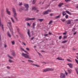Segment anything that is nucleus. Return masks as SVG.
Listing matches in <instances>:
<instances>
[{"label":"nucleus","instance_id":"31","mask_svg":"<svg viewBox=\"0 0 78 78\" xmlns=\"http://www.w3.org/2000/svg\"><path fill=\"white\" fill-rule=\"evenodd\" d=\"M11 20H12V22L13 23H15V21H14V20L12 18H11Z\"/></svg>","mask_w":78,"mask_h":78},{"label":"nucleus","instance_id":"16","mask_svg":"<svg viewBox=\"0 0 78 78\" xmlns=\"http://www.w3.org/2000/svg\"><path fill=\"white\" fill-rule=\"evenodd\" d=\"M66 13L65 11H63L62 12V15L63 16H64L66 15Z\"/></svg>","mask_w":78,"mask_h":78},{"label":"nucleus","instance_id":"52","mask_svg":"<svg viewBox=\"0 0 78 78\" xmlns=\"http://www.w3.org/2000/svg\"><path fill=\"white\" fill-rule=\"evenodd\" d=\"M7 45H6L5 44V48H6L7 47Z\"/></svg>","mask_w":78,"mask_h":78},{"label":"nucleus","instance_id":"41","mask_svg":"<svg viewBox=\"0 0 78 78\" xmlns=\"http://www.w3.org/2000/svg\"><path fill=\"white\" fill-rule=\"evenodd\" d=\"M12 43L13 45H14L15 44V42L14 41H12Z\"/></svg>","mask_w":78,"mask_h":78},{"label":"nucleus","instance_id":"7","mask_svg":"<svg viewBox=\"0 0 78 78\" xmlns=\"http://www.w3.org/2000/svg\"><path fill=\"white\" fill-rule=\"evenodd\" d=\"M14 13V17H15V19H16V20L17 21L18 20V19L16 17V16L17 15V14L16 12H13Z\"/></svg>","mask_w":78,"mask_h":78},{"label":"nucleus","instance_id":"44","mask_svg":"<svg viewBox=\"0 0 78 78\" xmlns=\"http://www.w3.org/2000/svg\"><path fill=\"white\" fill-rule=\"evenodd\" d=\"M67 37V36H64V39L66 38Z\"/></svg>","mask_w":78,"mask_h":78},{"label":"nucleus","instance_id":"11","mask_svg":"<svg viewBox=\"0 0 78 78\" xmlns=\"http://www.w3.org/2000/svg\"><path fill=\"white\" fill-rule=\"evenodd\" d=\"M57 59L60 60H61V61H64V59L62 58L61 57H58L57 58Z\"/></svg>","mask_w":78,"mask_h":78},{"label":"nucleus","instance_id":"20","mask_svg":"<svg viewBox=\"0 0 78 78\" xmlns=\"http://www.w3.org/2000/svg\"><path fill=\"white\" fill-rule=\"evenodd\" d=\"M38 21H39L41 22H42L44 20L43 19H38L37 20Z\"/></svg>","mask_w":78,"mask_h":78},{"label":"nucleus","instance_id":"17","mask_svg":"<svg viewBox=\"0 0 78 78\" xmlns=\"http://www.w3.org/2000/svg\"><path fill=\"white\" fill-rule=\"evenodd\" d=\"M48 11H45V12H44L43 13V14L44 15H45V14H48Z\"/></svg>","mask_w":78,"mask_h":78},{"label":"nucleus","instance_id":"3","mask_svg":"<svg viewBox=\"0 0 78 78\" xmlns=\"http://www.w3.org/2000/svg\"><path fill=\"white\" fill-rule=\"evenodd\" d=\"M7 25L9 27V29L11 28L12 29V23L11 22H8L7 23Z\"/></svg>","mask_w":78,"mask_h":78},{"label":"nucleus","instance_id":"40","mask_svg":"<svg viewBox=\"0 0 78 78\" xmlns=\"http://www.w3.org/2000/svg\"><path fill=\"white\" fill-rule=\"evenodd\" d=\"M68 17V15H66V16H65V18L66 19H67Z\"/></svg>","mask_w":78,"mask_h":78},{"label":"nucleus","instance_id":"38","mask_svg":"<svg viewBox=\"0 0 78 78\" xmlns=\"http://www.w3.org/2000/svg\"><path fill=\"white\" fill-rule=\"evenodd\" d=\"M76 30V28H73V30H72V31H73L74 32Z\"/></svg>","mask_w":78,"mask_h":78},{"label":"nucleus","instance_id":"22","mask_svg":"<svg viewBox=\"0 0 78 78\" xmlns=\"http://www.w3.org/2000/svg\"><path fill=\"white\" fill-rule=\"evenodd\" d=\"M9 29L11 31V32L12 33V34H13V29H12H12H11V28H10Z\"/></svg>","mask_w":78,"mask_h":78},{"label":"nucleus","instance_id":"50","mask_svg":"<svg viewBox=\"0 0 78 78\" xmlns=\"http://www.w3.org/2000/svg\"><path fill=\"white\" fill-rule=\"evenodd\" d=\"M44 35L45 36H47L48 35V34H45Z\"/></svg>","mask_w":78,"mask_h":78},{"label":"nucleus","instance_id":"48","mask_svg":"<svg viewBox=\"0 0 78 78\" xmlns=\"http://www.w3.org/2000/svg\"><path fill=\"white\" fill-rule=\"evenodd\" d=\"M7 68L8 69H10V67L8 66H7Z\"/></svg>","mask_w":78,"mask_h":78},{"label":"nucleus","instance_id":"63","mask_svg":"<svg viewBox=\"0 0 78 78\" xmlns=\"http://www.w3.org/2000/svg\"><path fill=\"white\" fill-rule=\"evenodd\" d=\"M76 8H77V9H78V5H77L76 7Z\"/></svg>","mask_w":78,"mask_h":78},{"label":"nucleus","instance_id":"4","mask_svg":"<svg viewBox=\"0 0 78 78\" xmlns=\"http://www.w3.org/2000/svg\"><path fill=\"white\" fill-rule=\"evenodd\" d=\"M24 5L26 9V10L27 11L29 9V5L28 4H24Z\"/></svg>","mask_w":78,"mask_h":78},{"label":"nucleus","instance_id":"10","mask_svg":"<svg viewBox=\"0 0 78 78\" xmlns=\"http://www.w3.org/2000/svg\"><path fill=\"white\" fill-rule=\"evenodd\" d=\"M12 54L13 56H16V54L15 53V52L14 51H12Z\"/></svg>","mask_w":78,"mask_h":78},{"label":"nucleus","instance_id":"32","mask_svg":"<svg viewBox=\"0 0 78 78\" xmlns=\"http://www.w3.org/2000/svg\"><path fill=\"white\" fill-rule=\"evenodd\" d=\"M66 12L68 14L71 15V14L70 13V12H69V11H66Z\"/></svg>","mask_w":78,"mask_h":78},{"label":"nucleus","instance_id":"49","mask_svg":"<svg viewBox=\"0 0 78 78\" xmlns=\"http://www.w3.org/2000/svg\"><path fill=\"white\" fill-rule=\"evenodd\" d=\"M53 15V13H51L50 14V16H52Z\"/></svg>","mask_w":78,"mask_h":78},{"label":"nucleus","instance_id":"47","mask_svg":"<svg viewBox=\"0 0 78 78\" xmlns=\"http://www.w3.org/2000/svg\"><path fill=\"white\" fill-rule=\"evenodd\" d=\"M70 0H65L66 2H68V1H70Z\"/></svg>","mask_w":78,"mask_h":78},{"label":"nucleus","instance_id":"58","mask_svg":"<svg viewBox=\"0 0 78 78\" xmlns=\"http://www.w3.org/2000/svg\"><path fill=\"white\" fill-rule=\"evenodd\" d=\"M63 35H66V33H63Z\"/></svg>","mask_w":78,"mask_h":78},{"label":"nucleus","instance_id":"61","mask_svg":"<svg viewBox=\"0 0 78 78\" xmlns=\"http://www.w3.org/2000/svg\"><path fill=\"white\" fill-rule=\"evenodd\" d=\"M62 22H65V20H62Z\"/></svg>","mask_w":78,"mask_h":78},{"label":"nucleus","instance_id":"64","mask_svg":"<svg viewBox=\"0 0 78 78\" xmlns=\"http://www.w3.org/2000/svg\"><path fill=\"white\" fill-rule=\"evenodd\" d=\"M38 54H39V55H41V54L40 53H39V52H38Z\"/></svg>","mask_w":78,"mask_h":78},{"label":"nucleus","instance_id":"25","mask_svg":"<svg viewBox=\"0 0 78 78\" xmlns=\"http://www.w3.org/2000/svg\"><path fill=\"white\" fill-rule=\"evenodd\" d=\"M75 69L76 73L78 75V70H77V69L76 68H75Z\"/></svg>","mask_w":78,"mask_h":78},{"label":"nucleus","instance_id":"39","mask_svg":"<svg viewBox=\"0 0 78 78\" xmlns=\"http://www.w3.org/2000/svg\"><path fill=\"white\" fill-rule=\"evenodd\" d=\"M9 61L10 62V63H11V62H13L11 60H10V59H9Z\"/></svg>","mask_w":78,"mask_h":78},{"label":"nucleus","instance_id":"29","mask_svg":"<svg viewBox=\"0 0 78 78\" xmlns=\"http://www.w3.org/2000/svg\"><path fill=\"white\" fill-rule=\"evenodd\" d=\"M8 57H9V58H10L12 59H13V58L12 57L10 56L9 55H8Z\"/></svg>","mask_w":78,"mask_h":78},{"label":"nucleus","instance_id":"42","mask_svg":"<svg viewBox=\"0 0 78 78\" xmlns=\"http://www.w3.org/2000/svg\"><path fill=\"white\" fill-rule=\"evenodd\" d=\"M67 61H69V62H71V60L70 59H67Z\"/></svg>","mask_w":78,"mask_h":78},{"label":"nucleus","instance_id":"46","mask_svg":"<svg viewBox=\"0 0 78 78\" xmlns=\"http://www.w3.org/2000/svg\"><path fill=\"white\" fill-rule=\"evenodd\" d=\"M47 11H48V12H51V10H47Z\"/></svg>","mask_w":78,"mask_h":78},{"label":"nucleus","instance_id":"36","mask_svg":"<svg viewBox=\"0 0 78 78\" xmlns=\"http://www.w3.org/2000/svg\"><path fill=\"white\" fill-rule=\"evenodd\" d=\"M75 61L76 62V63L78 64V60L76 59H75Z\"/></svg>","mask_w":78,"mask_h":78},{"label":"nucleus","instance_id":"23","mask_svg":"<svg viewBox=\"0 0 78 78\" xmlns=\"http://www.w3.org/2000/svg\"><path fill=\"white\" fill-rule=\"evenodd\" d=\"M13 12V13L16 12V10L15 8H13L12 9Z\"/></svg>","mask_w":78,"mask_h":78},{"label":"nucleus","instance_id":"28","mask_svg":"<svg viewBox=\"0 0 78 78\" xmlns=\"http://www.w3.org/2000/svg\"><path fill=\"white\" fill-rule=\"evenodd\" d=\"M67 41H68V40H66V41H62V43H66Z\"/></svg>","mask_w":78,"mask_h":78},{"label":"nucleus","instance_id":"62","mask_svg":"<svg viewBox=\"0 0 78 78\" xmlns=\"http://www.w3.org/2000/svg\"><path fill=\"white\" fill-rule=\"evenodd\" d=\"M75 21H78V19H77Z\"/></svg>","mask_w":78,"mask_h":78},{"label":"nucleus","instance_id":"59","mask_svg":"<svg viewBox=\"0 0 78 78\" xmlns=\"http://www.w3.org/2000/svg\"><path fill=\"white\" fill-rule=\"evenodd\" d=\"M49 35H51V34L50 32H49Z\"/></svg>","mask_w":78,"mask_h":78},{"label":"nucleus","instance_id":"21","mask_svg":"<svg viewBox=\"0 0 78 78\" xmlns=\"http://www.w3.org/2000/svg\"><path fill=\"white\" fill-rule=\"evenodd\" d=\"M28 32L27 33V34H28V35L29 36V37H30V30H28Z\"/></svg>","mask_w":78,"mask_h":78},{"label":"nucleus","instance_id":"55","mask_svg":"<svg viewBox=\"0 0 78 78\" xmlns=\"http://www.w3.org/2000/svg\"><path fill=\"white\" fill-rule=\"evenodd\" d=\"M22 5V3H21L20 4V5Z\"/></svg>","mask_w":78,"mask_h":78},{"label":"nucleus","instance_id":"34","mask_svg":"<svg viewBox=\"0 0 78 78\" xmlns=\"http://www.w3.org/2000/svg\"><path fill=\"white\" fill-rule=\"evenodd\" d=\"M37 0H34L33 1V4H34V3H35L36 2V1Z\"/></svg>","mask_w":78,"mask_h":78},{"label":"nucleus","instance_id":"60","mask_svg":"<svg viewBox=\"0 0 78 78\" xmlns=\"http://www.w3.org/2000/svg\"><path fill=\"white\" fill-rule=\"evenodd\" d=\"M75 48H73V51H75Z\"/></svg>","mask_w":78,"mask_h":78},{"label":"nucleus","instance_id":"33","mask_svg":"<svg viewBox=\"0 0 78 78\" xmlns=\"http://www.w3.org/2000/svg\"><path fill=\"white\" fill-rule=\"evenodd\" d=\"M28 62H32L33 63L34 62V61L31 60H28Z\"/></svg>","mask_w":78,"mask_h":78},{"label":"nucleus","instance_id":"26","mask_svg":"<svg viewBox=\"0 0 78 78\" xmlns=\"http://www.w3.org/2000/svg\"><path fill=\"white\" fill-rule=\"evenodd\" d=\"M7 34H8V35L9 37H10V38H11V35H10V33L9 32H7Z\"/></svg>","mask_w":78,"mask_h":78},{"label":"nucleus","instance_id":"35","mask_svg":"<svg viewBox=\"0 0 78 78\" xmlns=\"http://www.w3.org/2000/svg\"><path fill=\"white\" fill-rule=\"evenodd\" d=\"M16 30H17V31H18V32H19V28H18V27H16Z\"/></svg>","mask_w":78,"mask_h":78},{"label":"nucleus","instance_id":"18","mask_svg":"<svg viewBox=\"0 0 78 78\" xmlns=\"http://www.w3.org/2000/svg\"><path fill=\"white\" fill-rule=\"evenodd\" d=\"M48 71H53L54 70V69L48 68Z\"/></svg>","mask_w":78,"mask_h":78},{"label":"nucleus","instance_id":"30","mask_svg":"<svg viewBox=\"0 0 78 78\" xmlns=\"http://www.w3.org/2000/svg\"><path fill=\"white\" fill-rule=\"evenodd\" d=\"M71 21H69V20L68 21V22L67 23L68 24H71Z\"/></svg>","mask_w":78,"mask_h":78},{"label":"nucleus","instance_id":"5","mask_svg":"<svg viewBox=\"0 0 78 78\" xmlns=\"http://www.w3.org/2000/svg\"><path fill=\"white\" fill-rule=\"evenodd\" d=\"M60 78H65L66 76L65 75L62 73H61L60 74Z\"/></svg>","mask_w":78,"mask_h":78},{"label":"nucleus","instance_id":"19","mask_svg":"<svg viewBox=\"0 0 78 78\" xmlns=\"http://www.w3.org/2000/svg\"><path fill=\"white\" fill-rule=\"evenodd\" d=\"M35 26V24L34 23H33L32 24V28L33 29H34Z\"/></svg>","mask_w":78,"mask_h":78},{"label":"nucleus","instance_id":"9","mask_svg":"<svg viewBox=\"0 0 78 78\" xmlns=\"http://www.w3.org/2000/svg\"><path fill=\"white\" fill-rule=\"evenodd\" d=\"M48 71V68L44 69H43V73H45Z\"/></svg>","mask_w":78,"mask_h":78},{"label":"nucleus","instance_id":"43","mask_svg":"<svg viewBox=\"0 0 78 78\" xmlns=\"http://www.w3.org/2000/svg\"><path fill=\"white\" fill-rule=\"evenodd\" d=\"M26 50H27V51H30V49H29V48H26Z\"/></svg>","mask_w":78,"mask_h":78},{"label":"nucleus","instance_id":"57","mask_svg":"<svg viewBox=\"0 0 78 78\" xmlns=\"http://www.w3.org/2000/svg\"><path fill=\"white\" fill-rule=\"evenodd\" d=\"M23 44L25 45H26V44H25V43H23Z\"/></svg>","mask_w":78,"mask_h":78},{"label":"nucleus","instance_id":"6","mask_svg":"<svg viewBox=\"0 0 78 78\" xmlns=\"http://www.w3.org/2000/svg\"><path fill=\"white\" fill-rule=\"evenodd\" d=\"M6 12L9 15H11V12L9 11V9L8 8H6Z\"/></svg>","mask_w":78,"mask_h":78},{"label":"nucleus","instance_id":"51","mask_svg":"<svg viewBox=\"0 0 78 78\" xmlns=\"http://www.w3.org/2000/svg\"><path fill=\"white\" fill-rule=\"evenodd\" d=\"M62 38V36H60L59 37V39H61V38Z\"/></svg>","mask_w":78,"mask_h":78},{"label":"nucleus","instance_id":"12","mask_svg":"<svg viewBox=\"0 0 78 78\" xmlns=\"http://www.w3.org/2000/svg\"><path fill=\"white\" fill-rule=\"evenodd\" d=\"M31 65H32L33 66H35L37 67H40V66L38 65H37V64H33L32 63H31Z\"/></svg>","mask_w":78,"mask_h":78},{"label":"nucleus","instance_id":"15","mask_svg":"<svg viewBox=\"0 0 78 78\" xmlns=\"http://www.w3.org/2000/svg\"><path fill=\"white\" fill-rule=\"evenodd\" d=\"M63 3H60L58 5V6L59 7H61L63 5Z\"/></svg>","mask_w":78,"mask_h":78},{"label":"nucleus","instance_id":"53","mask_svg":"<svg viewBox=\"0 0 78 78\" xmlns=\"http://www.w3.org/2000/svg\"><path fill=\"white\" fill-rule=\"evenodd\" d=\"M76 32H75L74 34H73V35H75L76 34Z\"/></svg>","mask_w":78,"mask_h":78},{"label":"nucleus","instance_id":"2","mask_svg":"<svg viewBox=\"0 0 78 78\" xmlns=\"http://www.w3.org/2000/svg\"><path fill=\"white\" fill-rule=\"evenodd\" d=\"M35 18H30L28 17L26 18L25 19V21H28L29 20H35Z\"/></svg>","mask_w":78,"mask_h":78},{"label":"nucleus","instance_id":"24","mask_svg":"<svg viewBox=\"0 0 78 78\" xmlns=\"http://www.w3.org/2000/svg\"><path fill=\"white\" fill-rule=\"evenodd\" d=\"M37 9V8H36L35 7H32V10H36Z\"/></svg>","mask_w":78,"mask_h":78},{"label":"nucleus","instance_id":"1","mask_svg":"<svg viewBox=\"0 0 78 78\" xmlns=\"http://www.w3.org/2000/svg\"><path fill=\"white\" fill-rule=\"evenodd\" d=\"M21 49L23 51L25 52H26L27 54H24L23 53H22V55L23 56V57H24V58H28L29 59H31V58L30 57V56L28 55H29V53L27 51H26L24 50L22 48H21Z\"/></svg>","mask_w":78,"mask_h":78},{"label":"nucleus","instance_id":"37","mask_svg":"<svg viewBox=\"0 0 78 78\" xmlns=\"http://www.w3.org/2000/svg\"><path fill=\"white\" fill-rule=\"evenodd\" d=\"M53 22L52 21H51L49 22V23H48L49 25H50Z\"/></svg>","mask_w":78,"mask_h":78},{"label":"nucleus","instance_id":"27","mask_svg":"<svg viewBox=\"0 0 78 78\" xmlns=\"http://www.w3.org/2000/svg\"><path fill=\"white\" fill-rule=\"evenodd\" d=\"M60 17V15H58V16H55V18L56 19H57V18H59Z\"/></svg>","mask_w":78,"mask_h":78},{"label":"nucleus","instance_id":"13","mask_svg":"<svg viewBox=\"0 0 78 78\" xmlns=\"http://www.w3.org/2000/svg\"><path fill=\"white\" fill-rule=\"evenodd\" d=\"M1 18H0V26L2 27V28L3 30H4L3 25V24H2L1 23Z\"/></svg>","mask_w":78,"mask_h":78},{"label":"nucleus","instance_id":"54","mask_svg":"<svg viewBox=\"0 0 78 78\" xmlns=\"http://www.w3.org/2000/svg\"><path fill=\"white\" fill-rule=\"evenodd\" d=\"M42 63L44 64H46L47 63L45 62H42Z\"/></svg>","mask_w":78,"mask_h":78},{"label":"nucleus","instance_id":"45","mask_svg":"<svg viewBox=\"0 0 78 78\" xmlns=\"http://www.w3.org/2000/svg\"><path fill=\"white\" fill-rule=\"evenodd\" d=\"M27 25L29 26H30V25L29 23H27Z\"/></svg>","mask_w":78,"mask_h":78},{"label":"nucleus","instance_id":"14","mask_svg":"<svg viewBox=\"0 0 78 78\" xmlns=\"http://www.w3.org/2000/svg\"><path fill=\"white\" fill-rule=\"evenodd\" d=\"M67 71L68 73L69 74H70L71 73V72H72V69H67Z\"/></svg>","mask_w":78,"mask_h":78},{"label":"nucleus","instance_id":"8","mask_svg":"<svg viewBox=\"0 0 78 78\" xmlns=\"http://www.w3.org/2000/svg\"><path fill=\"white\" fill-rule=\"evenodd\" d=\"M67 65L69 66L70 68H73V65L72 63H68Z\"/></svg>","mask_w":78,"mask_h":78},{"label":"nucleus","instance_id":"56","mask_svg":"<svg viewBox=\"0 0 78 78\" xmlns=\"http://www.w3.org/2000/svg\"><path fill=\"white\" fill-rule=\"evenodd\" d=\"M39 11V10H37V11H36V12H38Z\"/></svg>","mask_w":78,"mask_h":78}]
</instances>
